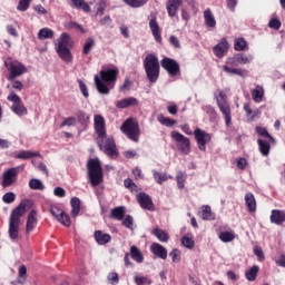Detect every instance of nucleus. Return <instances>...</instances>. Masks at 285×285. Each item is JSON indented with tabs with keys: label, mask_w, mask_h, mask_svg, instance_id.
I'll return each instance as SVG.
<instances>
[{
	"label": "nucleus",
	"mask_w": 285,
	"mask_h": 285,
	"mask_svg": "<svg viewBox=\"0 0 285 285\" xmlns=\"http://www.w3.org/2000/svg\"><path fill=\"white\" fill-rule=\"evenodd\" d=\"M258 273H259V266L254 265L249 271L245 273V277L246 279H248V282H255V279H257Z\"/></svg>",
	"instance_id": "37"
},
{
	"label": "nucleus",
	"mask_w": 285,
	"mask_h": 285,
	"mask_svg": "<svg viewBox=\"0 0 285 285\" xmlns=\"http://www.w3.org/2000/svg\"><path fill=\"white\" fill-rule=\"evenodd\" d=\"M95 48V39L88 38L82 48V55H89L90 50Z\"/></svg>",
	"instance_id": "47"
},
{
	"label": "nucleus",
	"mask_w": 285,
	"mask_h": 285,
	"mask_svg": "<svg viewBox=\"0 0 285 285\" xmlns=\"http://www.w3.org/2000/svg\"><path fill=\"white\" fill-rule=\"evenodd\" d=\"M126 216V207L119 206L111 209V217L114 219H117L118 222L124 220V217Z\"/></svg>",
	"instance_id": "32"
},
{
	"label": "nucleus",
	"mask_w": 285,
	"mask_h": 285,
	"mask_svg": "<svg viewBox=\"0 0 285 285\" xmlns=\"http://www.w3.org/2000/svg\"><path fill=\"white\" fill-rule=\"evenodd\" d=\"M119 75V69H107L100 71V80L105 83H115L117 81V76Z\"/></svg>",
	"instance_id": "17"
},
{
	"label": "nucleus",
	"mask_w": 285,
	"mask_h": 285,
	"mask_svg": "<svg viewBox=\"0 0 285 285\" xmlns=\"http://www.w3.org/2000/svg\"><path fill=\"white\" fill-rule=\"evenodd\" d=\"M138 204L140 207L144 208V210H155V204L153 203V198L150 195L146 193H139L137 195Z\"/></svg>",
	"instance_id": "16"
},
{
	"label": "nucleus",
	"mask_w": 285,
	"mask_h": 285,
	"mask_svg": "<svg viewBox=\"0 0 285 285\" xmlns=\"http://www.w3.org/2000/svg\"><path fill=\"white\" fill-rule=\"evenodd\" d=\"M95 86L100 95H110L108 85L99 76H95Z\"/></svg>",
	"instance_id": "25"
},
{
	"label": "nucleus",
	"mask_w": 285,
	"mask_h": 285,
	"mask_svg": "<svg viewBox=\"0 0 285 285\" xmlns=\"http://www.w3.org/2000/svg\"><path fill=\"white\" fill-rule=\"evenodd\" d=\"M78 83H79L81 94L86 99H88L90 97V94H88V87L86 86L85 82H82V80H78Z\"/></svg>",
	"instance_id": "61"
},
{
	"label": "nucleus",
	"mask_w": 285,
	"mask_h": 285,
	"mask_svg": "<svg viewBox=\"0 0 285 285\" xmlns=\"http://www.w3.org/2000/svg\"><path fill=\"white\" fill-rule=\"evenodd\" d=\"M53 38H55V31H52V29L50 28H42L38 32V39H40V41H43L46 39H53Z\"/></svg>",
	"instance_id": "36"
},
{
	"label": "nucleus",
	"mask_w": 285,
	"mask_h": 285,
	"mask_svg": "<svg viewBox=\"0 0 285 285\" xmlns=\"http://www.w3.org/2000/svg\"><path fill=\"white\" fill-rule=\"evenodd\" d=\"M96 144H98L99 149L108 155V157H115L117 155V144H115V139L112 137H108L106 135L101 138L99 142V138H96Z\"/></svg>",
	"instance_id": "5"
},
{
	"label": "nucleus",
	"mask_w": 285,
	"mask_h": 285,
	"mask_svg": "<svg viewBox=\"0 0 285 285\" xmlns=\"http://www.w3.org/2000/svg\"><path fill=\"white\" fill-rule=\"evenodd\" d=\"M58 222L62 224V226H67V227H69L71 224L70 216H68V214H66L65 212L62 213Z\"/></svg>",
	"instance_id": "59"
},
{
	"label": "nucleus",
	"mask_w": 285,
	"mask_h": 285,
	"mask_svg": "<svg viewBox=\"0 0 285 285\" xmlns=\"http://www.w3.org/2000/svg\"><path fill=\"white\" fill-rule=\"evenodd\" d=\"M177 186L181 190L184 188V181H186V174L178 171L176 175Z\"/></svg>",
	"instance_id": "56"
},
{
	"label": "nucleus",
	"mask_w": 285,
	"mask_h": 285,
	"mask_svg": "<svg viewBox=\"0 0 285 285\" xmlns=\"http://www.w3.org/2000/svg\"><path fill=\"white\" fill-rule=\"evenodd\" d=\"M144 70L148 81L157 83V79H159V58L153 53L147 55L144 59Z\"/></svg>",
	"instance_id": "2"
},
{
	"label": "nucleus",
	"mask_w": 285,
	"mask_h": 285,
	"mask_svg": "<svg viewBox=\"0 0 285 285\" xmlns=\"http://www.w3.org/2000/svg\"><path fill=\"white\" fill-rule=\"evenodd\" d=\"M135 283L137 285H150V284H153V281H150L148 277L136 276L135 277Z\"/></svg>",
	"instance_id": "57"
},
{
	"label": "nucleus",
	"mask_w": 285,
	"mask_h": 285,
	"mask_svg": "<svg viewBox=\"0 0 285 285\" xmlns=\"http://www.w3.org/2000/svg\"><path fill=\"white\" fill-rule=\"evenodd\" d=\"M245 204L249 213H255L257 210V200H255V195H253V193H247L245 195Z\"/></svg>",
	"instance_id": "26"
},
{
	"label": "nucleus",
	"mask_w": 285,
	"mask_h": 285,
	"mask_svg": "<svg viewBox=\"0 0 285 285\" xmlns=\"http://www.w3.org/2000/svg\"><path fill=\"white\" fill-rule=\"evenodd\" d=\"M252 99L255 101V104H262L264 99V87L257 85L252 91Z\"/></svg>",
	"instance_id": "29"
},
{
	"label": "nucleus",
	"mask_w": 285,
	"mask_h": 285,
	"mask_svg": "<svg viewBox=\"0 0 285 285\" xmlns=\"http://www.w3.org/2000/svg\"><path fill=\"white\" fill-rule=\"evenodd\" d=\"M160 66L168 72L169 77H177L180 72L179 62L173 58H164Z\"/></svg>",
	"instance_id": "12"
},
{
	"label": "nucleus",
	"mask_w": 285,
	"mask_h": 285,
	"mask_svg": "<svg viewBox=\"0 0 285 285\" xmlns=\"http://www.w3.org/2000/svg\"><path fill=\"white\" fill-rule=\"evenodd\" d=\"M7 99L8 101H12L11 110L14 115L18 117L28 115V108L23 106V101H21V98L17 94L10 92Z\"/></svg>",
	"instance_id": "8"
},
{
	"label": "nucleus",
	"mask_w": 285,
	"mask_h": 285,
	"mask_svg": "<svg viewBox=\"0 0 285 285\" xmlns=\"http://www.w3.org/2000/svg\"><path fill=\"white\" fill-rule=\"evenodd\" d=\"M218 108L220 112L224 115L226 126H230L232 117H230V105L226 101V94L219 92V98L217 99Z\"/></svg>",
	"instance_id": "11"
},
{
	"label": "nucleus",
	"mask_w": 285,
	"mask_h": 285,
	"mask_svg": "<svg viewBox=\"0 0 285 285\" xmlns=\"http://www.w3.org/2000/svg\"><path fill=\"white\" fill-rule=\"evenodd\" d=\"M259 153L263 155V157H268L271 155V140H264L262 138H258L257 140Z\"/></svg>",
	"instance_id": "23"
},
{
	"label": "nucleus",
	"mask_w": 285,
	"mask_h": 285,
	"mask_svg": "<svg viewBox=\"0 0 285 285\" xmlns=\"http://www.w3.org/2000/svg\"><path fill=\"white\" fill-rule=\"evenodd\" d=\"M94 126L97 134L96 139L101 142V138L106 137V120L102 118L101 115H96L94 118Z\"/></svg>",
	"instance_id": "14"
},
{
	"label": "nucleus",
	"mask_w": 285,
	"mask_h": 285,
	"mask_svg": "<svg viewBox=\"0 0 285 285\" xmlns=\"http://www.w3.org/2000/svg\"><path fill=\"white\" fill-rule=\"evenodd\" d=\"M32 157H41V154L30 150H20L14 155L16 159H32Z\"/></svg>",
	"instance_id": "28"
},
{
	"label": "nucleus",
	"mask_w": 285,
	"mask_h": 285,
	"mask_svg": "<svg viewBox=\"0 0 285 285\" xmlns=\"http://www.w3.org/2000/svg\"><path fill=\"white\" fill-rule=\"evenodd\" d=\"M194 137L196 139L198 149L202 150V153H206V144H210V140L213 139V135H210L209 132H206L200 128H196L194 130Z\"/></svg>",
	"instance_id": "9"
},
{
	"label": "nucleus",
	"mask_w": 285,
	"mask_h": 285,
	"mask_svg": "<svg viewBox=\"0 0 285 285\" xmlns=\"http://www.w3.org/2000/svg\"><path fill=\"white\" fill-rule=\"evenodd\" d=\"M107 278L110 281V284L112 285L119 284V274L115 272L109 273Z\"/></svg>",
	"instance_id": "62"
},
{
	"label": "nucleus",
	"mask_w": 285,
	"mask_h": 285,
	"mask_svg": "<svg viewBox=\"0 0 285 285\" xmlns=\"http://www.w3.org/2000/svg\"><path fill=\"white\" fill-rule=\"evenodd\" d=\"M181 244L185 246V248L190 249L195 247V240H193V237H190L188 234L181 238Z\"/></svg>",
	"instance_id": "49"
},
{
	"label": "nucleus",
	"mask_w": 285,
	"mask_h": 285,
	"mask_svg": "<svg viewBox=\"0 0 285 285\" xmlns=\"http://www.w3.org/2000/svg\"><path fill=\"white\" fill-rule=\"evenodd\" d=\"M67 28H69L70 30H79L82 35H86V29H83V27H81V24L72 21L69 22Z\"/></svg>",
	"instance_id": "58"
},
{
	"label": "nucleus",
	"mask_w": 285,
	"mask_h": 285,
	"mask_svg": "<svg viewBox=\"0 0 285 285\" xmlns=\"http://www.w3.org/2000/svg\"><path fill=\"white\" fill-rule=\"evenodd\" d=\"M76 115L80 124H86L90 120V117H88L83 111H78Z\"/></svg>",
	"instance_id": "60"
},
{
	"label": "nucleus",
	"mask_w": 285,
	"mask_h": 285,
	"mask_svg": "<svg viewBox=\"0 0 285 285\" xmlns=\"http://www.w3.org/2000/svg\"><path fill=\"white\" fill-rule=\"evenodd\" d=\"M68 46H70V36L63 32L60 35L58 43L56 45V52H58L60 59L70 62L72 61V53L70 49H68Z\"/></svg>",
	"instance_id": "4"
},
{
	"label": "nucleus",
	"mask_w": 285,
	"mask_h": 285,
	"mask_svg": "<svg viewBox=\"0 0 285 285\" xmlns=\"http://www.w3.org/2000/svg\"><path fill=\"white\" fill-rule=\"evenodd\" d=\"M27 273H28V268L26 267V265H21L19 267L18 284H26Z\"/></svg>",
	"instance_id": "50"
},
{
	"label": "nucleus",
	"mask_w": 285,
	"mask_h": 285,
	"mask_svg": "<svg viewBox=\"0 0 285 285\" xmlns=\"http://www.w3.org/2000/svg\"><path fill=\"white\" fill-rule=\"evenodd\" d=\"M95 239L100 246H105V244L110 242V234H102L101 230H97L95 233Z\"/></svg>",
	"instance_id": "34"
},
{
	"label": "nucleus",
	"mask_w": 285,
	"mask_h": 285,
	"mask_svg": "<svg viewBox=\"0 0 285 285\" xmlns=\"http://www.w3.org/2000/svg\"><path fill=\"white\" fill-rule=\"evenodd\" d=\"M271 223L282 226L285 222V212L279 209H273L269 216Z\"/></svg>",
	"instance_id": "21"
},
{
	"label": "nucleus",
	"mask_w": 285,
	"mask_h": 285,
	"mask_svg": "<svg viewBox=\"0 0 285 285\" xmlns=\"http://www.w3.org/2000/svg\"><path fill=\"white\" fill-rule=\"evenodd\" d=\"M150 18L151 19L149 20V28L151 30V33L157 43H161V30L159 29V23H157V13L151 12Z\"/></svg>",
	"instance_id": "15"
},
{
	"label": "nucleus",
	"mask_w": 285,
	"mask_h": 285,
	"mask_svg": "<svg viewBox=\"0 0 285 285\" xmlns=\"http://www.w3.org/2000/svg\"><path fill=\"white\" fill-rule=\"evenodd\" d=\"M87 170L91 186H99V184L104 183V169L99 159L90 158L87 163Z\"/></svg>",
	"instance_id": "3"
},
{
	"label": "nucleus",
	"mask_w": 285,
	"mask_h": 285,
	"mask_svg": "<svg viewBox=\"0 0 285 285\" xmlns=\"http://www.w3.org/2000/svg\"><path fill=\"white\" fill-rule=\"evenodd\" d=\"M30 206V200H22L18 207H16L9 218V237L10 239H17L19 237V224H21V217L26 215V207Z\"/></svg>",
	"instance_id": "1"
},
{
	"label": "nucleus",
	"mask_w": 285,
	"mask_h": 285,
	"mask_svg": "<svg viewBox=\"0 0 285 285\" xmlns=\"http://www.w3.org/2000/svg\"><path fill=\"white\" fill-rule=\"evenodd\" d=\"M32 0H20L17 7V10H19V12H26V10H28V8H30V2Z\"/></svg>",
	"instance_id": "54"
},
{
	"label": "nucleus",
	"mask_w": 285,
	"mask_h": 285,
	"mask_svg": "<svg viewBox=\"0 0 285 285\" xmlns=\"http://www.w3.org/2000/svg\"><path fill=\"white\" fill-rule=\"evenodd\" d=\"M224 72H227L229 75H238V77H246V69H234L228 67V65L223 66Z\"/></svg>",
	"instance_id": "38"
},
{
	"label": "nucleus",
	"mask_w": 285,
	"mask_h": 285,
	"mask_svg": "<svg viewBox=\"0 0 285 285\" xmlns=\"http://www.w3.org/2000/svg\"><path fill=\"white\" fill-rule=\"evenodd\" d=\"M159 124H161L163 126H166L167 128H173V126H175V124H177V121L175 119H170L167 117H164V115H158L157 117Z\"/></svg>",
	"instance_id": "42"
},
{
	"label": "nucleus",
	"mask_w": 285,
	"mask_h": 285,
	"mask_svg": "<svg viewBox=\"0 0 285 285\" xmlns=\"http://www.w3.org/2000/svg\"><path fill=\"white\" fill-rule=\"evenodd\" d=\"M202 219L205 222H213L215 219V214H213V209H210V206L204 205L202 207Z\"/></svg>",
	"instance_id": "33"
},
{
	"label": "nucleus",
	"mask_w": 285,
	"mask_h": 285,
	"mask_svg": "<svg viewBox=\"0 0 285 285\" xmlns=\"http://www.w3.org/2000/svg\"><path fill=\"white\" fill-rule=\"evenodd\" d=\"M153 234L155 237H157V239H159V242L166 243L169 239L168 233H166L164 229L156 228L154 229Z\"/></svg>",
	"instance_id": "43"
},
{
	"label": "nucleus",
	"mask_w": 285,
	"mask_h": 285,
	"mask_svg": "<svg viewBox=\"0 0 285 285\" xmlns=\"http://www.w3.org/2000/svg\"><path fill=\"white\" fill-rule=\"evenodd\" d=\"M8 70L10 71L7 78L8 81H14L17 77H21V75H26V72H28V68H26V65L17 60L10 62Z\"/></svg>",
	"instance_id": "10"
},
{
	"label": "nucleus",
	"mask_w": 285,
	"mask_h": 285,
	"mask_svg": "<svg viewBox=\"0 0 285 285\" xmlns=\"http://www.w3.org/2000/svg\"><path fill=\"white\" fill-rule=\"evenodd\" d=\"M50 214L55 217V219H57V222H59V219H61V216L63 215V209L53 206L50 208Z\"/></svg>",
	"instance_id": "52"
},
{
	"label": "nucleus",
	"mask_w": 285,
	"mask_h": 285,
	"mask_svg": "<svg viewBox=\"0 0 285 285\" xmlns=\"http://www.w3.org/2000/svg\"><path fill=\"white\" fill-rule=\"evenodd\" d=\"M134 224H135V219L130 215H127L122 220V226H125V228H128L129 230H134V227H132Z\"/></svg>",
	"instance_id": "53"
},
{
	"label": "nucleus",
	"mask_w": 285,
	"mask_h": 285,
	"mask_svg": "<svg viewBox=\"0 0 285 285\" xmlns=\"http://www.w3.org/2000/svg\"><path fill=\"white\" fill-rule=\"evenodd\" d=\"M154 173V179L157 184H164V181H168V175L161 174L157 170H153Z\"/></svg>",
	"instance_id": "48"
},
{
	"label": "nucleus",
	"mask_w": 285,
	"mask_h": 285,
	"mask_svg": "<svg viewBox=\"0 0 285 285\" xmlns=\"http://www.w3.org/2000/svg\"><path fill=\"white\" fill-rule=\"evenodd\" d=\"M137 104H139V100H137V98L129 97V98L118 100L116 104V108H120V109L130 108V106H137Z\"/></svg>",
	"instance_id": "24"
},
{
	"label": "nucleus",
	"mask_w": 285,
	"mask_h": 285,
	"mask_svg": "<svg viewBox=\"0 0 285 285\" xmlns=\"http://www.w3.org/2000/svg\"><path fill=\"white\" fill-rule=\"evenodd\" d=\"M132 88V80H130V77H126L124 80L122 86H120V92H126Z\"/></svg>",
	"instance_id": "55"
},
{
	"label": "nucleus",
	"mask_w": 285,
	"mask_h": 285,
	"mask_svg": "<svg viewBox=\"0 0 285 285\" xmlns=\"http://www.w3.org/2000/svg\"><path fill=\"white\" fill-rule=\"evenodd\" d=\"M150 250L154 255H156V257H159V259H167L168 257V250L159 243H153Z\"/></svg>",
	"instance_id": "19"
},
{
	"label": "nucleus",
	"mask_w": 285,
	"mask_h": 285,
	"mask_svg": "<svg viewBox=\"0 0 285 285\" xmlns=\"http://www.w3.org/2000/svg\"><path fill=\"white\" fill-rule=\"evenodd\" d=\"M130 257L134 262H137V264L144 263V254H141V250L135 245L130 247Z\"/></svg>",
	"instance_id": "31"
},
{
	"label": "nucleus",
	"mask_w": 285,
	"mask_h": 285,
	"mask_svg": "<svg viewBox=\"0 0 285 285\" xmlns=\"http://www.w3.org/2000/svg\"><path fill=\"white\" fill-rule=\"evenodd\" d=\"M219 239L223 240L225 244H228V242H233V239H235V233L222 232L219 234Z\"/></svg>",
	"instance_id": "46"
},
{
	"label": "nucleus",
	"mask_w": 285,
	"mask_h": 285,
	"mask_svg": "<svg viewBox=\"0 0 285 285\" xmlns=\"http://www.w3.org/2000/svg\"><path fill=\"white\" fill-rule=\"evenodd\" d=\"M269 28H273L274 30H279L282 28V22L278 19H272L268 23Z\"/></svg>",
	"instance_id": "64"
},
{
	"label": "nucleus",
	"mask_w": 285,
	"mask_h": 285,
	"mask_svg": "<svg viewBox=\"0 0 285 285\" xmlns=\"http://www.w3.org/2000/svg\"><path fill=\"white\" fill-rule=\"evenodd\" d=\"M183 0H168L166 3L167 12L169 17H177V10L181 8Z\"/></svg>",
	"instance_id": "20"
},
{
	"label": "nucleus",
	"mask_w": 285,
	"mask_h": 285,
	"mask_svg": "<svg viewBox=\"0 0 285 285\" xmlns=\"http://www.w3.org/2000/svg\"><path fill=\"white\" fill-rule=\"evenodd\" d=\"M71 204V216L77 217L81 210V200L77 197H72L70 200Z\"/></svg>",
	"instance_id": "35"
},
{
	"label": "nucleus",
	"mask_w": 285,
	"mask_h": 285,
	"mask_svg": "<svg viewBox=\"0 0 285 285\" xmlns=\"http://www.w3.org/2000/svg\"><path fill=\"white\" fill-rule=\"evenodd\" d=\"M71 8L83 10V12H90V4H88L86 0H71Z\"/></svg>",
	"instance_id": "30"
},
{
	"label": "nucleus",
	"mask_w": 285,
	"mask_h": 285,
	"mask_svg": "<svg viewBox=\"0 0 285 285\" xmlns=\"http://www.w3.org/2000/svg\"><path fill=\"white\" fill-rule=\"evenodd\" d=\"M106 10V0H100L96 14L98 17H101L104 14V11Z\"/></svg>",
	"instance_id": "63"
},
{
	"label": "nucleus",
	"mask_w": 285,
	"mask_h": 285,
	"mask_svg": "<svg viewBox=\"0 0 285 285\" xmlns=\"http://www.w3.org/2000/svg\"><path fill=\"white\" fill-rule=\"evenodd\" d=\"M236 59L238 62V66H246V63H250L253 61L254 57L253 56H246L244 53H236Z\"/></svg>",
	"instance_id": "41"
},
{
	"label": "nucleus",
	"mask_w": 285,
	"mask_h": 285,
	"mask_svg": "<svg viewBox=\"0 0 285 285\" xmlns=\"http://www.w3.org/2000/svg\"><path fill=\"white\" fill-rule=\"evenodd\" d=\"M121 132L127 135L131 141H139V135H140V129H139V124L132 122L131 119H127L120 127Z\"/></svg>",
	"instance_id": "6"
},
{
	"label": "nucleus",
	"mask_w": 285,
	"mask_h": 285,
	"mask_svg": "<svg viewBox=\"0 0 285 285\" xmlns=\"http://www.w3.org/2000/svg\"><path fill=\"white\" fill-rule=\"evenodd\" d=\"M229 48L230 45H228V40L222 38V40L214 47V55H216L218 59H222V57L228 52Z\"/></svg>",
	"instance_id": "18"
},
{
	"label": "nucleus",
	"mask_w": 285,
	"mask_h": 285,
	"mask_svg": "<svg viewBox=\"0 0 285 285\" xmlns=\"http://www.w3.org/2000/svg\"><path fill=\"white\" fill-rule=\"evenodd\" d=\"M256 132L259 137H263L264 139H268L271 144H275V138L271 136L268 130L264 127H256Z\"/></svg>",
	"instance_id": "40"
},
{
	"label": "nucleus",
	"mask_w": 285,
	"mask_h": 285,
	"mask_svg": "<svg viewBox=\"0 0 285 285\" xmlns=\"http://www.w3.org/2000/svg\"><path fill=\"white\" fill-rule=\"evenodd\" d=\"M14 199H17V195L12 191H8L2 196V202L4 204H13Z\"/></svg>",
	"instance_id": "51"
},
{
	"label": "nucleus",
	"mask_w": 285,
	"mask_h": 285,
	"mask_svg": "<svg viewBox=\"0 0 285 285\" xmlns=\"http://www.w3.org/2000/svg\"><path fill=\"white\" fill-rule=\"evenodd\" d=\"M171 139L176 141L178 150L183 155H190V138L179 131H171Z\"/></svg>",
	"instance_id": "7"
},
{
	"label": "nucleus",
	"mask_w": 285,
	"mask_h": 285,
	"mask_svg": "<svg viewBox=\"0 0 285 285\" xmlns=\"http://www.w3.org/2000/svg\"><path fill=\"white\" fill-rule=\"evenodd\" d=\"M29 188L31 190H46V185L40 179L32 178L29 180Z\"/></svg>",
	"instance_id": "39"
},
{
	"label": "nucleus",
	"mask_w": 285,
	"mask_h": 285,
	"mask_svg": "<svg viewBox=\"0 0 285 285\" xmlns=\"http://www.w3.org/2000/svg\"><path fill=\"white\" fill-rule=\"evenodd\" d=\"M19 175V167H13L6 170L2 175V187L8 188L17 181V176Z\"/></svg>",
	"instance_id": "13"
},
{
	"label": "nucleus",
	"mask_w": 285,
	"mask_h": 285,
	"mask_svg": "<svg viewBox=\"0 0 285 285\" xmlns=\"http://www.w3.org/2000/svg\"><path fill=\"white\" fill-rule=\"evenodd\" d=\"M246 46V39L237 38L234 43V49L236 50V52H242L245 50Z\"/></svg>",
	"instance_id": "45"
},
{
	"label": "nucleus",
	"mask_w": 285,
	"mask_h": 285,
	"mask_svg": "<svg viewBox=\"0 0 285 285\" xmlns=\"http://www.w3.org/2000/svg\"><path fill=\"white\" fill-rule=\"evenodd\" d=\"M204 20L207 28H216L217 20H215V16H213V11H210V9H206L204 11Z\"/></svg>",
	"instance_id": "27"
},
{
	"label": "nucleus",
	"mask_w": 285,
	"mask_h": 285,
	"mask_svg": "<svg viewBox=\"0 0 285 285\" xmlns=\"http://www.w3.org/2000/svg\"><path fill=\"white\" fill-rule=\"evenodd\" d=\"M126 6H129L130 8H141V6H146L148 3V0H122Z\"/></svg>",
	"instance_id": "44"
},
{
	"label": "nucleus",
	"mask_w": 285,
	"mask_h": 285,
	"mask_svg": "<svg viewBox=\"0 0 285 285\" xmlns=\"http://www.w3.org/2000/svg\"><path fill=\"white\" fill-rule=\"evenodd\" d=\"M37 227V210L32 209L27 218V233H32Z\"/></svg>",
	"instance_id": "22"
}]
</instances>
